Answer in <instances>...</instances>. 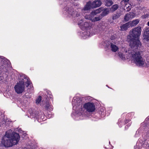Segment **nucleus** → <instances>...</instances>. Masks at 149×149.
<instances>
[{"label":"nucleus","instance_id":"obj_1","mask_svg":"<svg viewBox=\"0 0 149 149\" xmlns=\"http://www.w3.org/2000/svg\"><path fill=\"white\" fill-rule=\"evenodd\" d=\"M11 130L7 131L3 137L2 143L5 147H10L17 143L20 139V136L17 133H11Z\"/></svg>","mask_w":149,"mask_h":149},{"label":"nucleus","instance_id":"obj_2","mask_svg":"<svg viewBox=\"0 0 149 149\" xmlns=\"http://www.w3.org/2000/svg\"><path fill=\"white\" fill-rule=\"evenodd\" d=\"M132 49L131 51H129L128 53L136 65L141 67H149V62L142 56L141 52L139 51H134V49Z\"/></svg>","mask_w":149,"mask_h":149},{"label":"nucleus","instance_id":"obj_3","mask_svg":"<svg viewBox=\"0 0 149 149\" xmlns=\"http://www.w3.org/2000/svg\"><path fill=\"white\" fill-rule=\"evenodd\" d=\"M141 27L138 26L132 29V31L130 32V45L132 49H137L141 43L139 40V37L141 34Z\"/></svg>","mask_w":149,"mask_h":149},{"label":"nucleus","instance_id":"obj_4","mask_svg":"<svg viewBox=\"0 0 149 149\" xmlns=\"http://www.w3.org/2000/svg\"><path fill=\"white\" fill-rule=\"evenodd\" d=\"M27 84V87L30 85L31 83L30 80L28 78L24 77V79L17 83L14 87L15 92L18 94L22 93L24 91L25 88L24 83Z\"/></svg>","mask_w":149,"mask_h":149},{"label":"nucleus","instance_id":"obj_5","mask_svg":"<svg viewBox=\"0 0 149 149\" xmlns=\"http://www.w3.org/2000/svg\"><path fill=\"white\" fill-rule=\"evenodd\" d=\"M65 9L66 10H65L66 11V12H67L69 15H71L73 18H74L75 19H77V20H80V22H78V24L81 25L83 21L80 13H78L77 11L74 10L73 7L72 6L68 7V9L67 8Z\"/></svg>","mask_w":149,"mask_h":149},{"label":"nucleus","instance_id":"obj_6","mask_svg":"<svg viewBox=\"0 0 149 149\" xmlns=\"http://www.w3.org/2000/svg\"><path fill=\"white\" fill-rule=\"evenodd\" d=\"M92 26V24L91 23H88L87 22H84V27L87 30V31L84 32V35L89 36L91 35L96 34L98 32V30L97 29H94L93 28L91 27Z\"/></svg>","mask_w":149,"mask_h":149},{"label":"nucleus","instance_id":"obj_7","mask_svg":"<svg viewBox=\"0 0 149 149\" xmlns=\"http://www.w3.org/2000/svg\"><path fill=\"white\" fill-rule=\"evenodd\" d=\"M102 4L100 0L95 1L92 3L91 1L87 2L82 10H87L90 9L100 6Z\"/></svg>","mask_w":149,"mask_h":149},{"label":"nucleus","instance_id":"obj_8","mask_svg":"<svg viewBox=\"0 0 149 149\" xmlns=\"http://www.w3.org/2000/svg\"><path fill=\"white\" fill-rule=\"evenodd\" d=\"M10 62L9 61L3 56H0V70L1 71L3 69L6 68L9 66Z\"/></svg>","mask_w":149,"mask_h":149},{"label":"nucleus","instance_id":"obj_9","mask_svg":"<svg viewBox=\"0 0 149 149\" xmlns=\"http://www.w3.org/2000/svg\"><path fill=\"white\" fill-rule=\"evenodd\" d=\"M73 105V108L75 110L79 111V109L82 107V103L81 101L76 97H74L72 101Z\"/></svg>","mask_w":149,"mask_h":149},{"label":"nucleus","instance_id":"obj_10","mask_svg":"<svg viewBox=\"0 0 149 149\" xmlns=\"http://www.w3.org/2000/svg\"><path fill=\"white\" fill-rule=\"evenodd\" d=\"M84 108L88 112H92L94 111L95 109V106L93 103L88 102L84 105Z\"/></svg>","mask_w":149,"mask_h":149},{"label":"nucleus","instance_id":"obj_11","mask_svg":"<svg viewBox=\"0 0 149 149\" xmlns=\"http://www.w3.org/2000/svg\"><path fill=\"white\" fill-rule=\"evenodd\" d=\"M135 16V14L133 12H130L127 14L125 16L124 20L126 21L132 19Z\"/></svg>","mask_w":149,"mask_h":149},{"label":"nucleus","instance_id":"obj_12","mask_svg":"<svg viewBox=\"0 0 149 149\" xmlns=\"http://www.w3.org/2000/svg\"><path fill=\"white\" fill-rule=\"evenodd\" d=\"M122 51L123 52V53H122V52H120L118 53V56L119 57L123 60H125L126 58L127 59H128L129 58V56H126L125 55V54H127V52L126 50H125V49L124 50V51L123 52V50Z\"/></svg>","mask_w":149,"mask_h":149},{"label":"nucleus","instance_id":"obj_13","mask_svg":"<svg viewBox=\"0 0 149 149\" xmlns=\"http://www.w3.org/2000/svg\"><path fill=\"white\" fill-rule=\"evenodd\" d=\"M103 10V8L100 7L99 8L91 12V15H93V16L97 14L100 13Z\"/></svg>","mask_w":149,"mask_h":149},{"label":"nucleus","instance_id":"obj_14","mask_svg":"<svg viewBox=\"0 0 149 149\" xmlns=\"http://www.w3.org/2000/svg\"><path fill=\"white\" fill-rule=\"evenodd\" d=\"M130 26V23L129 22L121 26L120 28L122 31H124L127 30Z\"/></svg>","mask_w":149,"mask_h":149},{"label":"nucleus","instance_id":"obj_15","mask_svg":"<svg viewBox=\"0 0 149 149\" xmlns=\"http://www.w3.org/2000/svg\"><path fill=\"white\" fill-rule=\"evenodd\" d=\"M111 50L114 52H116L119 49L118 47L116 45L113 44V43L111 44Z\"/></svg>","mask_w":149,"mask_h":149},{"label":"nucleus","instance_id":"obj_16","mask_svg":"<svg viewBox=\"0 0 149 149\" xmlns=\"http://www.w3.org/2000/svg\"><path fill=\"white\" fill-rule=\"evenodd\" d=\"M140 20L139 19H135L131 22H129L131 26H134L137 24L139 22Z\"/></svg>","mask_w":149,"mask_h":149},{"label":"nucleus","instance_id":"obj_17","mask_svg":"<svg viewBox=\"0 0 149 149\" xmlns=\"http://www.w3.org/2000/svg\"><path fill=\"white\" fill-rule=\"evenodd\" d=\"M105 5L107 6H110L113 4L112 0H104Z\"/></svg>","mask_w":149,"mask_h":149},{"label":"nucleus","instance_id":"obj_18","mask_svg":"<svg viewBox=\"0 0 149 149\" xmlns=\"http://www.w3.org/2000/svg\"><path fill=\"white\" fill-rule=\"evenodd\" d=\"M144 39L146 41H149V31H146L144 32Z\"/></svg>","mask_w":149,"mask_h":149},{"label":"nucleus","instance_id":"obj_19","mask_svg":"<svg viewBox=\"0 0 149 149\" xmlns=\"http://www.w3.org/2000/svg\"><path fill=\"white\" fill-rule=\"evenodd\" d=\"M44 107L46 109H49V110H51L52 109V106L48 102H46L45 104L44 105Z\"/></svg>","mask_w":149,"mask_h":149},{"label":"nucleus","instance_id":"obj_20","mask_svg":"<svg viewBox=\"0 0 149 149\" xmlns=\"http://www.w3.org/2000/svg\"><path fill=\"white\" fill-rule=\"evenodd\" d=\"M118 8V6L117 4L113 5L110 8V10L112 12L116 10Z\"/></svg>","mask_w":149,"mask_h":149},{"label":"nucleus","instance_id":"obj_21","mask_svg":"<svg viewBox=\"0 0 149 149\" xmlns=\"http://www.w3.org/2000/svg\"><path fill=\"white\" fill-rule=\"evenodd\" d=\"M125 10H126L127 11H129L130 10L131 8V5L129 3L126 4L125 5H124Z\"/></svg>","mask_w":149,"mask_h":149},{"label":"nucleus","instance_id":"obj_22","mask_svg":"<svg viewBox=\"0 0 149 149\" xmlns=\"http://www.w3.org/2000/svg\"><path fill=\"white\" fill-rule=\"evenodd\" d=\"M109 13V10L108 9H104L101 13V15L102 16H105Z\"/></svg>","mask_w":149,"mask_h":149},{"label":"nucleus","instance_id":"obj_23","mask_svg":"<svg viewBox=\"0 0 149 149\" xmlns=\"http://www.w3.org/2000/svg\"><path fill=\"white\" fill-rule=\"evenodd\" d=\"M102 17L100 16H99L98 17H95L93 18V17L92 18V22H95L100 20L102 19Z\"/></svg>","mask_w":149,"mask_h":149},{"label":"nucleus","instance_id":"obj_24","mask_svg":"<svg viewBox=\"0 0 149 149\" xmlns=\"http://www.w3.org/2000/svg\"><path fill=\"white\" fill-rule=\"evenodd\" d=\"M93 15H91V13L89 15H86L85 16V17L86 19L91 20L92 21V18L93 17Z\"/></svg>","mask_w":149,"mask_h":149},{"label":"nucleus","instance_id":"obj_25","mask_svg":"<svg viewBox=\"0 0 149 149\" xmlns=\"http://www.w3.org/2000/svg\"><path fill=\"white\" fill-rule=\"evenodd\" d=\"M121 15L120 13H117L116 14L114 15L113 16L112 19H113L114 20L118 18Z\"/></svg>","mask_w":149,"mask_h":149},{"label":"nucleus","instance_id":"obj_26","mask_svg":"<svg viewBox=\"0 0 149 149\" xmlns=\"http://www.w3.org/2000/svg\"><path fill=\"white\" fill-rule=\"evenodd\" d=\"M129 0H123L121 2V4L123 5H125L126 4H129Z\"/></svg>","mask_w":149,"mask_h":149},{"label":"nucleus","instance_id":"obj_27","mask_svg":"<svg viewBox=\"0 0 149 149\" xmlns=\"http://www.w3.org/2000/svg\"><path fill=\"white\" fill-rule=\"evenodd\" d=\"M148 17H149V13L146 14L144 13V14H143L141 16V17L143 19H145Z\"/></svg>","mask_w":149,"mask_h":149},{"label":"nucleus","instance_id":"obj_28","mask_svg":"<svg viewBox=\"0 0 149 149\" xmlns=\"http://www.w3.org/2000/svg\"><path fill=\"white\" fill-rule=\"evenodd\" d=\"M41 100V97L39 96L36 100V103L37 104H39Z\"/></svg>","mask_w":149,"mask_h":149},{"label":"nucleus","instance_id":"obj_29","mask_svg":"<svg viewBox=\"0 0 149 149\" xmlns=\"http://www.w3.org/2000/svg\"><path fill=\"white\" fill-rule=\"evenodd\" d=\"M146 135H147L146 136L147 137H149V131L148 132Z\"/></svg>","mask_w":149,"mask_h":149},{"label":"nucleus","instance_id":"obj_30","mask_svg":"<svg viewBox=\"0 0 149 149\" xmlns=\"http://www.w3.org/2000/svg\"><path fill=\"white\" fill-rule=\"evenodd\" d=\"M130 126V125L128 126V125H126L125 126V128H127L129 126Z\"/></svg>","mask_w":149,"mask_h":149},{"label":"nucleus","instance_id":"obj_31","mask_svg":"<svg viewBox=\"0 0 149 149\" xmlns=\"http://www.w3.org/2000/svg\"><path fill=\"white\" fill-rule=\"evenodd\" d=\"M147 25L148 26H149V21L148 22Z\"/></svg>","mask_w":149,"mask_h":149}]
</instances>
